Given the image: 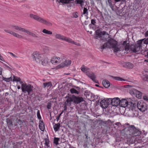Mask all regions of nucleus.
<instances>
[{
  "instance_id": "e2e57ef3",
  "label": "nucleus",
  "mask_w": 148,
  "mask_h": 148,
  "mask_svg": "<svg viewBox=\"0 0 148 148\" xmlns=\"http://www.w3.org/2000/svg\"><path fill=\"white\" fill-rule=\"evenodd\" d=\"M20 88H21V87H20V86H17V88L18 89H20Z\"/></svg>"
},
{
  "instance_id": "864d4df0",
  "label": "nucleus",
  "mask_w": 148,
  "mask_h": 148,
  "mask_svg": "<svg viewBox=\"0 0 148 148\" xmlns=\"http://www.w3.org/2000/svg\"><path fill=\"white\" fill-rule=\"evenodd\" d=\"M67 105L65 104V105H64V110H63L64 111H66V110L67 108Z\"/></svg>"
},
{
  "instance_id": "473e14b6",
  "label": "nucleus",
  "mask_w": 148,
  "mask_h": 148,
  "mask_svg": "<svg viewBox=\"0 0 148 148\" xmlns=\"http://www.w3.org/2000/svg\"><path fill=\"white\" fill-rule=\"evenodd\" d=\"M135 92L136 93V97L139 99H140L141 97V94L140 92L139 91H136V90H134Z\"/></svg>"
},
{
  "instance_id": "f03ea898",
  "label": "nucleus",
  "mask_w": 148,
  "mask_h": 148,
  "mask_svg": "<svg viewBox=\"0 0 148 148\" xmlns=\"http://www.w3.org/2000/svg\"><path fill=\"white\" fill-rule=\"evenodd\" d=\"M117 42L116 41L113 39H110L108 42H106L101 47V49L106 48H112L114 51L115 52L120 50V49L117 47Z\"/></svg>"
},
{
  "instance_id": "ea45409f",
  "label": "nucleus",
  "mask_w": 148,
  "mask_h": 148,
  "mask_svg": "<svg viewBox=\"0 0 148 148\" xmlns=\"http://www.w3.org/2000/svg\"><path fill=\"white\" fill-rule=\"evenodd\" d=\"M83 14H85V16H87L88 14V10L86 8L84 7V8Z\"/></svg>"
},
{
  "instance_id": "338daca9",
  "label": "nucleus",
  "mask_w": 148,
  "mask_h": 148,
  "mask_svg": "<svg viewBox=\"0 0 148 148\" xmlns=\"http://www.w3.org/2000/svg\"><path fill=\"white\" fill-rule=\"evenodd\" d=\"M145 62H148V60H144Z\"/></svg>"
},
{
  "instance_id": "7c9ffc66",
  "label": "nucleus",
  "mask_w": 148,
  "mask_h": 148,
  "mask_svg": "<svg viewBox=\"0 0 148 148\" xmlns=\"http://www.w3.org/2000/svg\"><path fill=\"white\" fill-rule=\"evenodd\" d=\"M112 78L116 80L117 81H125V80L123 78H122L120 77H112Z\"/></svg>"
},
{
  "instance_id": "72a5a7b5",
  "label": "nucleus",
  "mask_w": 148,
  "mask_h": 148,
  "mask_svg": "<svg viewBox=\"0 0 148 148\" xmlns=\"http://www.w3.org/2000/svg\"><path fill=\"white\" fill-rule=\"evenodd\" d=\"M13 77V81L19 82L20 84H21L23 83V82L21 81V79L20 78L14 76Z\"/></svg>"
},
{
  "instance_id": "69168bd1",
  "label": "nucleus",
  "mask_w": 148,
  "mask_h": 148,
  "mask_svg": "<svg viewBox=\"0 0 148 148\" xmlns=\"http://www.w3.org/2000/svg\"><path fill=\"white\" fill-rule=\"evenodd\" d=\"M148 58V51L147 52V54L146 56Z\"/></svg>"
},
{
  "instance_id": "4c0bfd02",
  "label": "nucleus",
  "mask_w": 148,
  "mask_h": 148,
  "mask_svg": "<svg viewBox=\"0 0 148 148\" xmlns=\"http://www.w3.org/2000/svg\"><path fill=\"white\" fill-rule=\"evenodd\" d=\"M70 91L71 93L73 94L75 93L77 94H79V92L73 88L71 89L70 90Z\"/></svg>"
},
{
  "instance_id": "603ef678",
  "label": "nucleus",
  "mask_w": 148,
  "mask_h": 148,
  "mask_svg": "<svg viewBox=\"0 0 148 148\" xmlns=\"http://www.w3.org/2000/svg\"><path fill=\"white\" fill-rule=\"evenodd\" d=\"M0 60L3 61H4V60L3 58L2 57L0 54Z\"/></svg>"
},
{
  "instance_id": "cd10ccee",
  "label": "nucleus",
  "mask_w": 148,
  "mask_h": 148,
  "mask_svg": "<svg viewBox=\"0 0 148 148\" xmlns=\"http://www.w3.org/2000/svg\"><path fill=\"white\" fill-rule=\"evenodd\" d=\"M45 142V144L46 146L47 147V148H49L50 147V141L48 138H45L44 139Z\"/></svg>"
},
{
  "instance_id": "79ce46f5",
  "label": "nucleus",
  "mask_w": 148,
  "mask_h": 148,
  "mask_svg": "<svg viewBox=\"0 0 148 148\" xmlns=\"http://www.w3.org/2000/svg\"><path fill=\"white\" fill-rule=\"evenodd\" d=\"M60 138H57L55 137L53 140L54 143L56 145H58V141L59 140Z\"/></svg>"
},
{
  "instance_id": "3c124183",
  "label": "nucleus",
  "mask_w": 148,
  "mask_h": 148,
  "mask_svg": "<svg viewBox=\"0 0 148 148\" xmlns=\"http://www.w3.org/2000/svg\"><path fill=\"white\" fill-rule=\"evenodd\" d=\"M9 53H10V54L12 55L15 58H17L18 57L16 56V55H15V54H14V53H12L11 52H9Z\"/></svg>"
},
{
  "instance_id": "4d7b16f0",
  "label": "nucleus",
  "mask_w": 148,
  "mask_h": 148,
  "mask_svg": "<svg viewBox=\"0 0 148 148\" xmlns=\"http://www.w3.org/2000/svg\"><path fill=\"white\" fill-rule=\"evenodd\" d=\"M9 80H10V81H12V77H9Z\"/></svg>"
},
{
  "instance_id": "bf43d9fd",
  "label": "nucleus",
  "mask_w": 148,
  "mask_h": 148,
  "mask_svg": "<svg viewBox=\"0 0 148 148\" xmlns=\"http://www.w3.org/2000/svg\"><path fill=\"white\" fill-rule=\"evenodd\" d=\"M87 143H84V147H86L87 146Z\"/></svg>"
},
{
  "instance_id": "5701e85b",
  "label": "nucleus",
  "mask_w": 148,
  "mask_h": 148,
  "mask_svg": "<svg viewBox=\"0 0 148 148\" xmlns=\"http://www.w3.org/2000/svg\"><path fill=\"white\" fill-rule=\"evenodd\" d=\"M102 84L106 88H108L110 86V82L108 80H103L102 82Z\"/></svg>"
},
{
  "instance_id": "bb28decb",
  "label": "nucleus",
  "mask_w": 148,
  "mask_h": 148,
  "mask_svg": "<svg viewBox=\"0 0 148 148\" xmlns=\"http://www.w3.org/2000/svg\"><path fill=\"white\" fill-rule=\"evenodd\" d=\"M43 87L44 88H45L46 87L48 88L49 87H50L52 86V83L51 82L44 83H43Z\"/></svg>"
},
{
  "instance_id": "39448f33",
  "label": "nucleus",
  "mask_w": 148,
  "mask_h": 148,
  "mask_svg": "<svg viewBox=\"0 0 148 148\" xmlns=\"http://www.w3.org/2000/svg\"><path fill=\"white\" fill-rule=\"evenodd\" d=\"M34 89V87L30 84H27L26 83H22L21 89L22 91L24 93L27 92L28 95H30Z\"/></svg>"
},
{
  "instance_id": "ddd939ff",
  "label": "nucleus",
  "mask_w": 148,
  "mask_h": 148,
  "mask_svg": "<svg viewBox=\"0 0 148 148\" xmlns=\"http://www.w3.org/2000/svg\"><path fill=\"white\" fill-rule=\"evenodd\" d=\"M71 63V61L70 60H66L63 62L58 66V68H61L65 66H69Z\"/></svg>"
},
{
  "instance_id": "680f3d73",
  "label": "nucleus",
  "mask_w": 148,
  "mask_h": 148,
  "mask_svg": "<svg viewBox=\"0 0 148 148\" xmlns=\"http://www.w3.org/2000/svg\"><path fill=\"white\" fill-rule=\"evenodd\" d=\"M85 136H86V139H88V135H87V134H86L85 135Z\"/></svg>"
},
{
  "instance_id": "c85d7f7f",
  "label": "nucleus",
  "mask_w": 148,
  "mask_h": 148,
  "mask_svg": "<svg viewBox=\"0 0 148 148\" xmlns=\"http://www.w3.org/2000/svg\"><path fill=\"white\" fill-rule=\"evenodd\" d=\"M60 127V124L59 123L55 124L53 126V128L55 131L56 132L58 130Z\"/></svg>"
},
{
  "instance_id": "1a4fd4ad",
  "label": "nucleus",
  "mask_w": 148,
  "mask_h": 148,
  "mask_svg": "<svg viewBox=\"0 0 148 148\" xmlns=\"http://www.w3.org/2000/svg\"><path fill=\"white\" fill-rule=\"evenodd\" d=\"M119 103L120 106L122 107L125 108L127 107L130 108V107H134V104L132 102H128V101L125 99H123L121 100H120Z\"/></svg>"
},
{
  "instance_id": "de8ad7c7",
  "label": "nucleus",
  "mask_w": 148,
  "mask_h": 148,
  "mask_svg": "<svg viewBox=\"0 0 148 148\" xmlns=\"http://www.w3.org/2000/svg\"><path fill=\"white\" fill-rule=\"evenodd\" d=\"M64 112L63 111H62V112L58 115V116L56 117V119L57 121H58L59 120V118L60 117V116H61V114H62L63 112Z\"/></svg>"
},
{
  "instance_id": "393cba45",
  "label": "nucleus",
  "mask_w": 148,
  "mask_h": 148,
  "mask_svg": "<svg viewBox=\"0 0 148 148\" xmlns=\"http://www.w3.org/2000/svg\"><path fill=\"white\" fill-rule=\"evenodd\" d=\"M67 42L76 45L78 46H80V45L79 43L73 41L72 39L69 38H68Z\"/></svg>"
},
{
  "instance_id": "0eeeda50",
  "label": "nucleus",
  "mask_w": 148,
  "mask_h": 148,
  "mask_svg": "<svg viewBox=\"0 0 148 148\" xmlns=\"http://www.w3.org/2000/svg\"><path fill=\"white\" fill-rule=\"evenodd\" d=\"M32 56L34 60L38 63H40V61H41L44 56L43 54L36 51L33 53Z\"/></svg>"
},
{
  "instance_id": "6e6552de",
  "label": "nucleus",
  "mask_w": 148,
  "mask_h": 148,
  "mask_svg": "<svg viewBox=\"0 0 148 148\" xmlns=\"http://www.w3.org/2000/svg\"><path fill=\"white\" fill-rule=\"evenodd\" d=\"M32 56L34 60L38 63H40V61H41L44 56L43 54L36 51L33 53Z\"/></svg>"
},
{
  "instance_id": "8fccbe9b",
  "label": "nucleus",
  "mask_w": 148,
  "mask_h": 148,
  "mask_svg": "<svg viewBox=\"0 0 148 148\" xmlns=\"http://www.w3.org/2000/svg\"><path fill=\"white\" fill-rule=\"evenodd\" d=\"M96 23L95 20L94 19H92L91 20V23L93 25H95Z\"/></svg>"
},
{
  "instance_id": "f704fd0d",
  "label": "nucleus",
  "mask_w": 148,
  "mask_h": 148,
  "mask_svg": "<svg viewBox=\"0 0 148 148\" xmlns=\"http://www.w3.org/2000/svg\"><path fill=\"white\" fill-rule=\"evenodd\" d=\"M74 0H59V2L64 3H69Z\"/></svg>"
},
{
  "instance_id": "052dcab7",
  "label": "nucleus",
  "mask_w": 148,
  "mask_h": 148,
  "mask_svg": "<svg viewBox=\"0 0 148 148\" xmlns=\"http://www.w3.org/2000/svg\"><path fill=\"white\" fill-rule=\"evenodd\" d=\"M84 23L85 25H87L88 24V22L85 21Z\"/></svg>"
},
{
  "instance_id": "9b49d317",
  "label": "nucleus",
  "mask_w": 148,
  "mask_h": 148,
  "mask_svg": "<svg viewBox=\"0 0 148 148\" xmlns=\"http://www.w3.org/2000/svg\"><path fill=\"white\" fill-rule=\"evenodd\" d=\"M137 107L142 112L145 111L147 108L146 104L143 101L138 102L137 103Z\"/></svg>"
},
{
  "instance_id": "a211bd4d",
  "label": "nucleus",
  "mask_w": 148,
  "mask_h": 148,
  "mask_svg": "<svg viewBox=\"0 0 148 148\" xmlns=\"http://www.w3.org/2000/svg\"><path fill=\"white\" fill-rule=\"evenodd\" d=\"M55 37L56 38L64 40L66 42L67 41L69 38L59 34H56L55 35Z\"/></svg>"
},
{
  "instance_id": "5fc2aeb1",
  "label": "nucleus",
  "mask_w": 148,
  "mask_h": 148,
  "mask_svg": "<svg viewBox=\"0 0 148 148\" xmlns=\"http://www.w3.org/2000/svg\"><path fill=\"white\" fill-rule=\"evenodd\" d=\"M143 99L145 100L148 101V98L146 96H144L143 97Z\"/></svg>"
},
{
  "instance_id": "2f4dec72",
  "label": "nucleus",
  "mask_w": 148,
  "mask_h": 148,
  "mask_svg": "<svg viewBox=\"0 0 148 148\" xmlns=\"http://www.w3.org/2000/svg\"><path fill=\"white\" fill-rule=\"evenodd\" d=\"M42 32L44 33L49 35H51L52 34V33L51 32L49 31L46 29H43L42 31Z\"/></svg>"
},
{
  "instance_id": "9d476101",
  "label": "nucleus",
  "mask_w": 148,
  "mask_h": 148,
  "mask_svg": "<svg viewBox=\"0 0 148 148\" xmlns=\"http://www.w3.org/2000/svg\"><path fill=\"white\" fill-rule=\"evenodd\" d=\"M96 35L95 36V39H98L101 40H104V35L107 34L108 36L109 35L108 34H106V32L105 31L101 32L99 30H97L95 32Z\"/></svg>"
},
{
  "instance_id": "b1692460",
  "label": "nucleus",
  "mask_w": 148,
  "mask_h": 148,
  "mask_svg": "<svg viewBox=\"0 0 148 148\" xmlns=\"http://www.w3.org/2000/svg\"><path fill=\"white\" fill-rule=\"evenodd\" d=\"M73 101L72 97L68 98L66 100V101L65 103V104L67 106H70L71 105V102Z\"/></svg>"
},
{
  "instance_id": "09e8293b",
  "label": "nucleus",
  "mask_w": 148,
  "mask_h": 148,
  "mask_svg": "<svg viewBox=\"0 0 148 148\" xmlns=\"http://www.w3.org/2000/svg\"><path fill=\"white\" fill-rule=\"evenodd\" d=\"M3 80L7 82H10L9 80V78H6L5 77H3Z\"/></svg>"
},
{
  "instance_id": "e433bc0d",
  "label": "nucleus",
  "mask_w": 148,
  "mask_h": 148,
  "mask_svg": "<svg viewBox=\"0 0 148 148\" xmlns=\"http://www.w3.org/2000/svg\"><path fill=\"white\" fill-rule=\"evenodd\" d=\"M75 2L76 4H80L81 6L83 5L84 1L82 0H76L75 1Z\"/></svg>"
},
{
  "instance_id": "a18cd8bd",
  "label": "nucleus",
  "mask_w": 148,
  "mask_h": 148,
  "mask_svg": "<svg viewBox=\"0 0 148 148\" xmlns=\"http://www.w3.org/2000/svg\"><path fill=\"white\" fill-rule=\"evenodd\" d=\"M144 40H143V44H145L146 45L147 44H148V38L146 39H144Z\"/></svg>"
},
{
  "instance_id": "2eb2a0df",
  "label": "nucleus",
  "mask_w": 148,
  "mask_h": 148,
  "mask_svg": "<svg viewBox=\"0 0 148 148\" xmlns=\"http://www.w3.org/2000/svg\"><path fill=\"white\" fill-rule=\"evenodd\" d=\"M72 97L73 102L76 104H78L84 101L83 98L82 97L73 95Z\"/></svg>"
},
{
  "instance_id": "6e6d98bb",
  "label": "nucleus",
  "mask_w": 148,
  "mask_h": 148,
  "mask_svg": "<svg viewBox=\"0 0 148 148\" xmlns=\"http://www.w3.org/2000/svg\"><path fill=\"white\" fill-rule=\"evenodd\" d=\"M145 35L146 36H148V31H147L145 34Z\"/></svg>"
},
{
  "instance_id": "a878e982",
  "label": "nucleus",
  "mask_w": 148,
  "mask_h": 148,
  "mask_svg": "<svg viewBox=\"0 0 148 148\" xmlns=\"http://www.w3.org/2000/svg\"><path fill=\"white\" fill-rule=\"evenodd\" d=\"M67 42L76 45L78 46H80V45L79 43L73 41L72 39L69 38H68Z\"/></svg>"
},
{
  "instance_id": "0e129e2a",
  "label": "nucleus",
  "mask_w": 148,
  "mask_h": 148,
  "mask_svg": "<svg viewBox=\"0 0 148 148\" xmlns=\"http://www.w3.org/2000/svg\"><path fill=\"white\" fill-rule=\"evenodd\" d=\"M84 143H88V141L87 140H86Z\"/></svg>"
},
{
  "instance_id": "c03bdc74",
  "label": "nucleus",
  "mask_w": 148,
  "mask_h": 148,
  "mask_svg": "<svg viewBox=\"0 0 148 148\" xmlns=\"http://www.w3.org/2000/svg\"><path fill=\"white\" fill-rule=\"evenodd\" d=\"M73 18H77L78 17V13L77 12H74L73 13Z\"/></svg>"
},
{
  "instance_id": "dca6fc26",
  "label": "nucleus",
  "mask_w": 148,
  "mask_h": 148,
  "mask_svg": "<svg viewBox=\"0 0 148 148\" xmlns=\"http://www.w3.org/2000/svg\"><path fill=\"white\" fill-rule=\"evenodd\" d=\"M4 31L5 32L12 34L16 38H23L22 36L16 33L13 31L7 29H5Z\"/></svg>"
},
{
  "instance_id": "412c9836",
  "label": "nucleus",
  "mask_w": 148,
  "mask_h": 148,
  "mask_svg": "<svg viewBox=\"0 0 148 148\" xmlns=\"http://www.w3.org/2000/svg\"><path fill=\"white\" fill-rule=\"evenodd\" d=\"M39 126L40 130L42 131L44 130L45 129V125L42 121H40Z\"/></svg>"
},
{
  "instance_id": "37998d69",
  "label": "nucleus",
  "mask_w": 148,
  "mask_h": 148,
  "mask_svg": "<svg viewBox=\"0 0 148 148\" xmlns=\"http://www.w3.org/2000/svg\"><path fill=\"white\" fill-rule=\"evenodd\" d=\"M37 115V117L38 119H41V116L40 114V111L38 110Z\"/></svg>"
},
{
  "instance_id": "f257e3e1",
  "label": "nucleus",
  "mask_w": 148,
  "mask_h": 148,
  "mask_svg": "<svg viewBox=\"0 0 148 148\" xmlns=\"http://www.w3.org/2000/svg\"><path fill=\"white\" fill-rule=\"evenodd\" d=\"M144 39H142L137 41V44L135 45H131L130 46L129 42L125 41L123 42L122 45L124 47L125 51H128L130 49L133 52L143 54L141 45L143 44V40Z\"/></svg>"
},
{
  "instance_id": "a19ab883",
  "label": "nucleus",
  "mask_w": 148,
  "mask_h": 148,
  "mask_svg": "<svg viewBox=\"0 0 148 148\" xmlns=\"http://www.w3.org/2000/svg\"><path fill=\"white\" fill-rule=\"evenodd\" d=\"M7 123L8 125L9 126H11L12 125V121L10 119L7 120Z\"/></svg>"
},
{
  "instance_id": "f8f14e48",
  "label": "nucleus",
  "mask_w": 148,
  "mask_h": 148,
  "mask_svg": "<svg viewBox=\"0 0 148 148\" xmlns=\"http://www.w3.org/2000/svg\"><path fill=\"white\" fill-rule=\"evenodd\" d=\"M109 101L110 102V104L111 103L113 106H117L119 104L120 102V99L118 97L114 98L112 99H110Z\"/></svg>"
},
{
  "instance_id": "aec40b11",
  "label": "nucleus",
  "mask_w": 148,
  "mask_h": 148,
  "mask_svg": "<svg viewBox=\"0 0 148 148\" xmlns=\"http://www.w3.org/2000/svg\"><path fill=\"white\" fill-rule=\"evenodd\" d=\"M57 63H59L64 59L65 56L63 55H61L60 57L56 56Z\"/></svg>"
},
{
  "instance_id": "c9c22d12",
  "label": "nucleus",
  "mask_w": 148,
  "mask_h": 148,
  "mask_svg": "<svg viewBox=\"0 0 148 148\" xmlns=\"http://www.w3.org/2000/svg\"><path fill=\"white\" fill-rule=\"evenodd\" d=\"M57 62L56 56H54L51 60V62L52 64H57Z\"/></svg>"
},
{
  "instance_id": "58836bf2",
  "label": "nucleus",
  "mask_w": 148,
  "mask_h": 148,
  "mask_svg": "<svg viewBox=\"0 0 148 148\" xmlns=\"http://www.w3.org/2000/svg\"><path fill=\"white\" fill-rule=\"evenodd\" d=\"M142 79L145 81L148 82V75H143Z\"/></svg>"
},
{
  "instance_id": "4be33fe9",
  "label": "nucleus",
  "mask_w": 148,
  "mask_h": 148,
  "mask_svg": "<svg viewBox=\"0 0 148 148\" xmlns=\"http://www.w3.org/2000/svg\"><path fill=\"white\" fill-rule=\"evenodd\" d=\"M124 66L125 68L129 69H132L134 67L133 64L129 62L126 63L125 64Z\"/></svg>"
},
{
  "instance_id": "423d86ee",
  "label": "nucleus",
  "mask_w": 148,
  "mask_h": 148,
  "mask_svg": "<svg viewBox=\"0 0 148 148\" xmlns=\"http://www.w3.org/2000/svg\"><path fill=\"white\" fill-rule=\"evenodd\" d=\"M12 27L16 30L19 31L23 32H25L28 34L32 36L34 38H38V36L35 34L31 32L30 31L27 29H26L25 28H22L18 26H13Z\"/></svg>"
},
{
  "instance_id": "13d9d810",
  "label": "nucleus",
  "mask_w": 148,
  "mask_h": 148,
  "mask_svg": "<svg viewBox=\"0 0 148 148\" xmlns=\"http://www.w3.org/2000/svg\"><path fill=\"white\" fill-rule=\"evenodd\" d=\"M2 69L0 67V75H1L2 73Z\"/></svg>"
},
{
  "instance_id": "7ed1b4c3",
  "label": "nucleus",
  "mask_w": 148,
  "mask_h": 148,
  "mask_svg": "<svg viewBox=\"0 0 148 148\" xmlns=\"http://www.w3.org/2000/svg\"><path fill=\"white\" fill-rule=\"evenodd\" d=\"M127 135L137 136L140 135L141 132L138 128H136L134 125H131L125 128L124 130Z\"/></svg>"
},
{
  "instance_id": "4468645a",
  "label": "nucleus",
  "mask_w": 148,
  "mask_h": 148,
  "mask_svg": "<svg viewBox=\"0 0 148 148\" xmlns=\"http://www.w3.org/2000/svg\"><path fill=\"white\" fill-rule=\"evenodd\" d=\"M110 104V102L109 99L107 100H101L100 103V106L103 108H106Z\"/></svg>"
},
{
  "instance_id": "49530a36",
  "label": "nucleus",
  "mask_w": 148,
  "mask_h": 148,
  "mask_svg": "<svg viewBox=\"0 0 148 148\" xmlns=\"http://www.w3.org/2000/svg\"><path fill=\"white\" fill-rule=\"evenodd\" d=\"M51 104L50 102H48L47 103V108L48 109H50L51 108Z\"/></svg>"
},
{
  "instance_id": "6ab92c4d",
  "label": "nucleus",
  "mask_w": 148,
  "mask_h": 148,
  "mask_svg": "<svg viewBox=\"0 0 148 148\" xmlns=\"http://www.w3.org/2000/svg\"><path fill=\"white\" fill-rule=\"evenodd\" d=\"M49 60L48 58L45 56H44L41 61H40L42 65L45 66L48 64Z\"/></svg>"
},
{
  "instance_id": "20e7f679",
  "label": "nucleus",
  "mask_w": 148,
  "mask_h": 148,
  "mask_svg": "<svg viewBox=\"0 0 148 148\" xmlns=\"http://www.w3.org/2000/svg\"><path fill=\"white\" fill-rule=\"evenodd\" d=\"M29 17L37 22L47 26H51L52 25V23L36 15L31 14H29Z\"/></svg>"
},
{
  "instance_id": "774afa93",
  "label": "nucleus",
  "mask_w": 148,
  "mask_h": 148,
  "mask_svg": "<svg viewBox=\"0 0 148 148\" xmlns=\"http://www.w3.org/2000/svg\"><path fill=\"white\" fill-rule=\"evenodd\" d=\"M134 92H132V95H133V94H134Z\"/></svg>"
},
{
  "instance_id": "c756f323",
  "label": "nucleus",
  "mask_w": 148,
  "mask_h": 148,
  "mask_svg": "<svg viewBox=\"0 0 148 148\" xmlns=\"http://www.w3.org/2000/svg\"><path fill=\"white\" fill-rule=\"evenodd\" d=\"M81 69L84 73L86 72V73L87 72V71L89 69V68L83 65L81 67Z\"/></svg>"
},
{
  "instance_id": "f3484780",
  "label": "nucleus",
  "mask_w": 148,
  "mask_h": 148,
  "mask_svg": "<svg viewBox=\"0 0 148 148\" xmlns=\"http://www.w3.org/2000/svg\"><path fill=\"white\" fill-rule=\"evenodd\" d=\"M86 75L91 79L95 83H97V82L96 79V76L94 73L92 72L86 73Z\"/></svg>"
}]
</instances>
